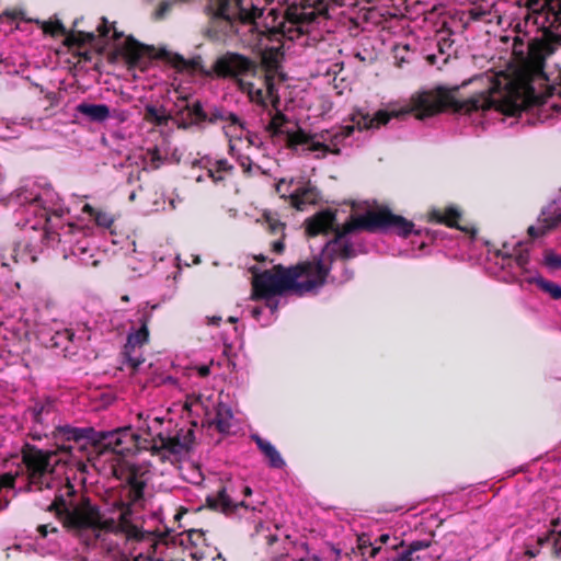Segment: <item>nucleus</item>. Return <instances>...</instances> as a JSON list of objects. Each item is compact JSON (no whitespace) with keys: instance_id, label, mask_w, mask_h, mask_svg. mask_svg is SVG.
Here are the masks:
<instances>
[{"instance_id":"nucleus-1","label":"nucleus","mask_w":561,"mask_h":561,"mask_svg":"<svg viewBox=\"0 0 561 561\" xmlns=\"http://www.w3.org/2000/svg\"><path fill=\"white\" fill-rule=\"evenodd\" d=\"M77 490L69 480L59 489L47 511L55 513L62 527L87 548H93L104 541L105 534H123L128 540L142 542L151 539V533L140 529L128 513L119 511L118 519L103 518L99 506L92 504L90 497L82 496L79 502L73 497Z\"/></svg>"},{"instance_id":"nucleus-2","label":"nucleus","mask_w":561,"mask_h":561,"mask_svg":"<svg viewBox=\"0 0 561 561\" xmlns=\"http://www.w3.org/2000/svg\"><path fill=\"white\" fill-rule=\"evenodd\" d=\"M456 91H458V88L448 90L446 88L438 87L435 90L424 91L412 96L411 105L408 108L392 112L379 110L374 116L362 111H355L351 115V121L356 124L359 130H363L378 128L388 124L392 117H399L411 113L414 114L415 118L422 121L442 113L446 108H451L455 113L471 114L472 112H478L480 110L484 112L492 107H496V102L489 91L474 94L463 101L456 99Z\"/></svg>"},{"instance_id":"nucleus-3","label":"nucleus","mask_w":561,"mask_h":561,"mask_svg":"<svg viewBox=\"0 0 561 561\" xmlns=\"http://www.w3.org/2000/svg\"><path fill=\"white\" fill-rule=\"evenodd\" d=\"M330 270L320 259L304 261L290 267L274 265L253 278L251 299L259 300L287 293L301 297L322 287Z\"/></svg>"},{"instance_id":"nucleus-4","label":"nucleus","mask_w":561,"mask_h":561,"mask_svg":"<svg viewBox=\"0 0 561 561\" xmlns=\"http://www.w3.org/2000/svg\"><path fill=\"white\" fill-rule=\"evenodd\" d=\"M53 438L56 439L60 450L70 456L73 451H78L80 458L87 457L88 459L92 448L99 455L113 453L126 456L133 453L137 446V435L129 427L104 432L95 431L91 426L76 427L65 424L54 428Z\"/></svg>"},{"instance_id":"nucleus-5","label":"nucleus","mask_w":561,"mask_h":561,"mask_svg":"<svg viewBox=\"0 0 561 561\" xmlns=\"http://www.w3.org/2000/svg\"><path fill=\"white\" fill-rule=\"evenodd\" d=\"M388 230H392L403 238L413 232L420 234V231H414V224L411 220L393 214L388 207L369 209L362 215H352L345 224L335 230L333 239L325 244L328 259L332 263L336 259L350 260L357 255L353 243L345 239L347 234L357 231L374 233Z\"/></svg>"},{"instance_id":"nucleus-6","label":"nucleus","mask_w":561,"mask_h":561,"mask_svg":"<svg viewBox=\"0 0 561 561\" xmlns=\"http://www.w3.org/2000/svg\"><path fill=\"white\" fill-rule=\"evenodd\" d=\"M122 56L129 69L138 68L145 71L153 59H161L167 61L179 72L190 75L198 72L207 78L214 76L213 68H205L201 56L185 59L180 54L168 51L165 48L157 50L153 46L140 44L134 38H127L122 47Z\"/></svg>"},{"instance_id":"nucleus-7","label":"nucleus","mask_w":561,"mask_h":561,"mask_svg":"<svg viewBox=\"0 0 561 561\" xmlns=\"http://www.w3.org/2000/svg\"><path fill=\"white\" fill-rule=\"evenodd\" d=\"M54 440H56L54 438ZM55 450H44L32 444H24L21 449L22 463L26 469V477L28 480L27 490L31 485L37 486L38 490L43 489L44 479L48 474H53L59 463L66 466H76L78 470L84 471L85 463L82 458L73 451L72 456L59 449L57 442H55Z\"/></svg>"},{"instance_id":"nucleus-8","label":"nucleus","mask_w":561,"mask_h":561,"mask_svg":"<svg viewBox=\"0 0 561 561\" xmlns=\"http://www.w3.org/2000/svg\"><path fill=\"white\" fill-rule=\"evenodd\" d=\"M114 474L124 481L119 490V499L115 501L114 507L123 513H128L131 518L134 513L145 506L146 472L136 463H126L119 470L115 469Z\"/></svg>"},{"instance_id":"nucleus-9","label":"nucleus","mask_w":561,"mask_h":561,"mask_svg":"<svg viewBox=\"0 0 561 561\" xmlns=\"http://www.w3.org/2000/svg\"><path fill=\"white\" fill-rule=\"evenodd\" d=\"M379 0H300L289 4L285 11V20L296 26L299 33L318 18H328L329 3L334 7L356 8L360 3H377Z\"/></svg>"},{"instance_id":"nucleus-10","label":"nucleus","mask_w":561,"mask_h":561,"mask_svg":"<svg viewBox=\"0 0 561 561\" xmlns=\"http://www.w3.org/2000/svg\"><path fill=\"white\" fill-rule=\"evenodd\" d=\"M213 71L214 76L234 79L238 84V79H242V76L256 71V64L242 54L227 51L215 60Z\"/></svg>"},{"instance_id":"nucleus-11","label":"nucleus","mask_w":561,"mask_h":561,"mask_svg":"<svg viewBox=\"0 0 561 561\" xmlns=\"http://www.w3.org/2000/svg\"><path fill=\"white\" fill-rule=\"evenodd\" d=\"M150 314L144 313L140 319V328L131 332L127 336V342L124 346L123 356L125 357L124 364L131 369V374L136 373L139 366L145 362L141 353L137 352L149 340V325Z\"/></svg>"},{"instance_id":"nucleus-12","label":"nucleus","mask_w":561,"mask_h":561,"mask_svg":"<svg viewBox=\"0 0 561 561\" xmlns=\"http://www.w3.org/2000/svg\"><path fill=\"white\" fill-rule=\"evenodd\" d=\"M142 542L149 545L146 554L140 552L133 561H185L182 558H174L168 552L171 548L176 547V537L169 538L167 534H163L156 538L151 534V539L146 538ZM126 561H129V559H126Z\"/></svg>"},{"instance_id":"nucleus-13","label":"nucleus","mask_w":561,"mask_h":561,"mask_svg":"<svg viewBox=\"0 0 561 561\" xmlns=\"http://www.w3.org/2000/svg\"><path fill=\"white\" fill-rule=\"evenodd\" d=\"M183 103H175L174 121L179 129H190L193 126H202L206 123V111L199 100L188 102L187 96L180 99Z\"/></svg>"},{"instance_id":"nucleus-14","label":"nucleus","mask_w":561,"mask_h":561,"mask_svg":"<svg viewBox=\"0 0 561 561\" xmlns=\"http://www.w3.org/2000/svg\"><path fill=\"white\" fill-rule=\"evenodd\" d=\"M559 229H561V207L552 201L541 208L537 224L528 227L527 234L535 240Z\"/></svg>"},{"instance_id":"nucleus-15","label":"nucleus","mask_w":561,"mask_h":561,"mask_svg":"<svg viewBox=\"0 0 561 561\" xmlns=\"http://www.w3.org/2000/svg\"><path fill=\"white\" fill-rule=\"evenodd\" d=\"M306 234L308 237H317L319 234H328L340 227L336 224V210L331 208L322 209L313 216L305 220Z\"/></svg>"},{"instance_id":"nucleus-16","label":"nucleus","mask_w":561,"mask_h":561,"mask_svg":"<svg viewBox=\"0 0 561 561\" xmlns=\"http://www.w3.org/2000/svg\"><path fill=\"white\" fill-rule=\"evenodd\" d=\"M206 504L210 510L220 512L227 516L234 514L239 507L249 508V505L244 501L233 502L227 494L225 486H221L215 495H208L206 497Z\"/></svg>"},{"instance_id":"nucleus-17","label":"nucleus","mask_w":561,"mask_h":561,"mask_svg":"<svg viewBox=\"0 0 561 561\" xmlns=\"http://www.w3.org/2000/svg\"><path fill=\"white\" fill-rule=\"evenodd\" d=\"M460 218L461 211L455 206H448L445 209L433 208L427 214V220L430 222H435L449 228L469 232L470 230L467 227H463L459 224Z\"/></svg>"},{"instance_id":"nucleus-18","label":"nucleus","mask_w":561,"mask_h":561,"mask_svg":"<svg viewBox=\"0 0 561 561\" xmlns=\"http://www.w3.org/2000/svg\"><path fill=\"white\" fill-rule=\"evenodd\" d=\"M290 205L302 210L306 205H316L321 199L319 190L310 182L288 194Z\"/></svg>"},{"instance_id":"nucleus-19","label":"nucleus","mask_w":561,"mask_h":561,"mask_svg":"<svg viewBox=\"0 0 561 561\" xmlns=\"http://www.w3.org/2000/svg\"><path fill=\"white\" fill-rule=\"evenodd\" d=\"M20 472H4L0 474V510L9 507L12 499L16 495L15 483Z\"/></svg>"},{"instance_id":"nucleus-20","label":"nucleus","mask_w":561,"mask_h":561,"mask_svg":"<svg viewBox=\"0 0 561 561\" xmlns=\"http://www.w3.org/2000/svg\"><path fill=\"white\" fill-rule=\"evenodd\" d=\"M152 454H159L162 450H167L170 454L178 455L184 451L182 440L180 435L174 436H164L163 434H158L153 438L152 444Z\"/></svg>"},{"instance_id":"nucleus-21","label":"nucleus","mask_w":561,"mask_h":561,"mask_svg":"<svg viewBox=\"0 0 561 561\" xmlns=\"http://www.w3.org/2000/svg\"><path fill=\"white\" fill-rule=\"evenodd\" d=\"M252 438L257 448L264 454L272 468L280 469L285 466V461L280 454L268 440L263 439L259 435H253Z\"/></svg>"},{"instance_id":"nucleus-22","label":"nucleus","mask_w":561,"mask_h":561,"mask_svg":"<svg viewBox=\"0 0 561 561\" xmlns=\"http://www.w3.org/2000/svg\"><path fill=\"white\" fill-rule=\"evenodd\" d=\"M77 112L96 123L105 122L110 117V107L106 104L83 102L77 105Z\"/></svg>"},{"instance_id":"nucleus-23","label":"nucleus","mask_w":561,"mask_h":561,"mask_svg":"<svg viewBox=\"0 0 561 561\" xmlns=\"http://www.w3.org/2000/svg\"><path fill=\"white\" fill-rule=\"evenodd\" d=\"M233 171L234 167L229 163L227 159H219L216 160L210 168H208L207 175L215 184H220L225 183L227 176H231Z\"/></svg>"},{"instance_id":"nucleus-24","label":"nucleus","mask_w":561,"mask_h":561,"mask_svg":"<svg viewBox=\"0 0 561 561\" xmlns=\"http://www.w3.org/2000/svg\"><path fill=\"white\" fill-rule=\"evenodd\" d=\"M495 255L497 257H502L503 260H507V266H511V261L514 259L515 264L523 271H527V265L529 263V251L524 250L518 247L514 248L513 253H504L502 250H497Z\"/></svg>"},{"instance_id":"nucleus-25","label":"nucleus","mask_w":561,"mask_h":561,"mask_svg":"<svg viewBox=\"0 0 561 561\" xmlns=\"http://www.w3.org/2000/svg\"><path fill=\"white\" fill-rule=\"evenodd\" d=\"M237 87L241 92L248 94L251 102H254L264 107L266 106L263 88H256L253 82L245 81L243 79H238Z\"/></svg>"},{"instance_id":"nucleus-26","label":"nucleus","mask_w":561,"mask_h":561,"mask_svg":"<svg viewBox=\"0 0 561 561\" xmlns=\"http://www.w3.org/2000/svg\"><path fill=\"white\" fill-rule=\"evenodd\" d=\"M262 217L264 220L265 229L270 234L275 236L277 238L286 237V224L280 221L276 214L265 211Z\"/></svg>"},{"instance_id":"nucleus-27","label":"nucleus","mask_w":561,"mask_h":561,"mask_svg":"<svg viewBox=\"0 0 561 561\" xmlns=\"http://www.w3.org/2000/svg\"><path fill=\"white\" fill-rule=\"evenodd\" d=\"M286 146L288 149H296L300 145L309 144L316 136L307 134L302 128L297 130L286 129Z\"/></svg>"},{"instance_id":"nucleus-28","label":"nucleus","mask_w":561,"mask_h":561,"mask_svg":"<svg viewBox=\"0 0 561 561\" xmlns=\"http://www.w3.org/2000/svg\"><path fill=\"white\" fill-rule=\"evenodd\" d=\"M82 211L93 218L94 222L102 228H111L114 222L113 216L104 210L94 208L90 204L82 207Z\"/></svg>"},{"instance_id":"nucleus-29","label":"nucleus","mask_w":561,"mask_h":561,"mask_svg":"<svg viewBox=\"0 0 561 561\" xmlns=\"http://www.w3.org/2000/svg\"><path fill=\"white\" fill-rule=\"evenodd\" d=\"M145 121L156 126H165L171 119V115L164 113V108H157L154 105H147L145 107Z\"/></svg>"},{"instance_id":"nucleus-30","label":"nucleus","mask_w":561,"mask_h":561,"mask_svg":"<svg viewBox=\"0 0 561 561\" xmlns=\"http://www.w3.org/2000/svg\"><path fill=\"white\" fill-rule=\"evenodd\" d=\"M527 282L536 284L542 291L549 294L552 299H561V286L557 283L547 280L541 276L528 278Z\"/></svg>"},{"instance_id":"nucleus-31","label":"nucleus","mask_w":561,"mask_h":561,"mask_svg":"<svg viewBox=\"0 0 561 561\" xmlns=\"http://www.w3.org/2000/svg\"><path fill=\"white\" fill-rule=\"evenodd\" d=\"M357 549L363 557L368 553L369 558H375L380 552V546H377L366 533L357 536Z\"/></svg>"},{"instance_id":"nucleus-32","label":"nucleus","mask_w":561,"mask_h":561,"mask_svg":"<svg viewBox=\"0 0 561 561\" xmlns=\"http://www.w3.org/2000/svg\"><path fill=\"white\" fill-rule=\"evenodd\" d=\"M94 41V33L78 31L69 33L65 39V44L69 47H82L85 44H92Z\"/></svg>"},{"instance_id":"nucleus-33","label":"nucleus","mask_w":561,"mask_h":561,"mask_svg":"<svg viewBox=\"0 0 561 561\" xmlns=\"http://www.w3.org/2000/svg\"><path fill=\"white\" fill-rule=\"evenodd\" d=\"M231 417H232V414H231L230 410L219 405L211 424L216 427V430L218 432L227 433L230 430Z\"/></svg>"},{"instance_id":"nucleus-34","label":"nucleus","mask_w":561,"mask_h":561,"mask_svg":"<svg viewBox=\"0 0 561 561\" xmlns=\"http://www.w3.org/2000/svg\"><path fill=\"white\" fill-rule=\"evenodd\" d=\"M287 122H288L287 116L282 112H277L270 121L266 129H267V131H270L272 137L285 135L286 129H284V125Z\"/></svg>"},{"instance_id":"nucleus-35","label":"nucleus","mask_w":561,"mask_h":561,"mask_svg":"<svg viewBox=\"0 0 561 561\" xmlns=\"http://www.w3.org/2000/svg\"><path fill=\"white\" fill-rule=\"evenodd\" d=\"M431 545H432L431 540H425V539L424 540H414L409 545L407 550H404L400 553L402 554V557H405V560L414 561V553L430 548Z\"/></svg>"},{"instance_id":"nucleus-36","label":"nucleus","mask_w":561,"mask_h":561,"mask_svg":"<svg viewBox=\"0 0 561 561\" xmlns=\"http://www.w3.org/2000/svg\"><path fill=\"white\" fill-rule=\"evenodd\" d=\"M75 336L73 332L70 330H62L57 331L55 334L50 337L49 346L50 347H62L67 348V343L72 340Z\"/></svg>"},{"instance_id":"nucleus-37","label":"nucleus","mask_w":561,"mask_h":561,"mask_svg":"<svg viewBox=\"0 0 561 561\" xmlns=\"http://www.w3.org/2000/svg\"><path fill=\"white\" fill-rule=\"evenodd\" d=\"M42 28L45 34H49L53 37L60 35H65L67 37V35L69 34L64 24L59 20L43 22Z\"/></svg>"},{"instance_id":"nucleus-38","label":"nucleus","mask_w":561,"mask_h":561,"mask_svg":"<svg viewBox=\"0 0 561 561\" xmlns=\"http://www.w3.org/2000/svg\"><path fill=\"white\" fill-rule=\"evenodd\" d=\"M262 88L266 90L267 96L272 99L273 106L277 107L279 103V98L277 95L274 78L272 76L265 75L263 78Z\"/></svg>"},{"instance_id":"nucleus-39","label":"nucleus","mask_w":561,"mask_h":561,"mask_svg":"<svg viewBox=\"0 0 561 561\" xmlns=\"http://www.w3.org/2000/svg\"><path fill=\"white\" fill-rule=\"evenodd\" d=\"M147 156L149 157V168L151 170H158L167 160L165 157H162L158 147L148 148Z\"/></svg>"},{"instance_id":"nucleus-40","label":"nucleus","mask_w":561,"mask_h":561,"mask_svg":"<svg viewBox=\"0 0 561 561\" xmlns=\"http://www.w3.org/2000/svg\"><path fill=\"white\" fill-rule=\"evenodd\" d=\"M226 113L222 107L213 106L209 111H206V123L217 124L219 122H226Z\"/></svg>"},{"instance_id":"nucleus-41","label":"nucleus","mask_w":561,"mask_h":561,"mask_svg":"<svg viewBox=\"0 0 561 561\" xmlns=\"http://www.w3.org/2000/svg\"><path fill=\"white\" fill-rule=\"evenodd\" d=\"M355 127H357L355 123L340 127L339 130L331 136V141L333 145L336 146L337 142L350 137L354 133Z\"/></svg>"},{"instance_id":"nucleus-42","label":"nucleus","mask_w":561,"mask_h":561,"mask_svg":"<svg viewBox=\"0 0 561 561\" xmlns=\"http://www.w3.org/2000/svg\"><path fill=\"white\" fill-rule=\"evenodd\" d=\"M545 265L551 270L561 268V255L557 254L553 250H546L543 254Z\"/></svg>"},{"instance_id":"nucleus-43","label":"nucleus","mask_w":561,"mask_h":561,"mask_svg":"<svg viewBox=\"0 0 561 561\" xmlns=\"http://www.w3.org/2000/svg\"><path fill=\"white\" fill-rule=\"evenodd\" d=\"M50 410H51V403H47V404L36 403L33 409L35 421L38 423H42L43 414H45V413L48 414L50 412Z\"/></svg>"},{"instance_id":"nucleus-44","label":"nucleus","mask_w":561,"mask_h":561,"mask_svg":"<svg viewBox=\"0 0 561 561\" xmlns=\"http://www.w3.org/2000/svg\"><path fill=\"white\" fill-rule=\"evenodd\" d=\"M172 3L169 1H162L153 13V19L159 21L165 18L167 13L171 10Z\"/></svg>"},{"instance_id":"nucleus-45","label":"nucleus","mask_w":561,"mask_h":561,"mask_svg":"<svg viewBox=\"0 0 561 561\" xmlns=\"http://www.w3.org/2000/svg\"><path fill=\"white\" fill-rule=\"evenodd\" d=\"M309 144H310L309 151H330L334 154L340 153L339 148L331 150L330 147L328 145H325L324 142L313 141V139H312Z\"/></svg>"},{"instance_id":"nucleus-46","label":"nucleus","mask_w":561,"mask_h":561,"mask_svg":"<svg viewBox=\"0 0 561 561\" xmlns=\"http://www.w3.org/2000/svg\"><path fill=\"white\" fill-rule=\"evenodd\" d=\"M291 183L293 180H290L287 183L285 179H282L276 183L275 190L280 195L282 198L288 197L286 193L288 192V187L291 185Z\"/></svg>"},{"instance_id":"nucleus-47","label":"nucleus","mask_w":561,"mask_h":561,"mask_svg":"<svg viewBox=\"0 0 561 561\" xmlns=\"http://www.w3.org/2000/svg\"><path fill=\"white\" fill-rule=\"evenodd\" d=\"M226 122H229L230 126H238L241 129H244V123L240 119V117L231 112L226 113Z\"/></svg>"},{"instance_id":"nucleus-48","label":"nucleus","mask_w":561,"mask_h":561,"mask_svg":"<svg viewBox=\"0 0 561 561\" xmlns=\"http://www.w3.org/2000/svg\"><path fill=\"white\" fill-rule=\"evenodd\" d=\"M194 438H195V436H194L193 430H187L184 433L183 438H181L184 450H188L190 446L194 442Z\"/></svg>"},{"instance_id":"nucleus-49","label":"nucleus","mask_w":561,"mask_h":561,"mask_svg":"<svg viewBox=\"0 0 561 561\" xmlns=\"http://www.w3.org/2000/svg\"><path fill=\"white\" fill-rule=\"evenodd\" d=\"M239 164L242 168L243 172L247 175H251L252 173V160L250 157H240L239 158Z\"/></svg>"},{"instance_id":"nucleus-50","label":"nucleus","mask_w":561,"mask_h":561,"mask_svg":"<svg viewBox=\"0 0 561 561\" xmlns=\"http://www.w3.org/2000/svg\"><path fill=\"white\" fill-rule=\"evenodd\" d=\"M284 240H285V238L278 237L276 240L272 241L271 242L272 251L277 254H282L285 250Z\"/></svg>"},{"instance_id":"nucleus-51","label":"nucleus","mask_w":561,"mask_h":561,"mask_svg":"<svg viewBox=\"0 0 561 561\" xmlns=\"http://www.w3.org/2000/svg\"><path fill=\"white\" fill-rule=\"evenodd\" d=\"M187 539L192 545H196L197 539H204V531L199 529L187 530Z\"/></svg>"},{"instance_id":"nucleus-52","label":"nucleus","mask_w":561,"mask_h":561,"mask_svg":"<svg viewBox=\"0 0 561 561\" xmlns=\"http://www.w3.org/2000/svg\"><path fill=\"white\" fill-rule=\"evenodd\" d=\"M554 530H550L543 536H539L536 540V548H539L540 550L545 545H547L550 541L551 537L554 536Z\"/></svg>"},{"instance_id":"nucleus-53","label":"nucleus","mask_w":561,"mask_h":561,"mask_svg":"<svg viewBox=\"0 0 561 561\" xmlns=\"http://www.w3.org/2000/svg\"><path fill=\"white\" fill-rule=\"evenodd\" d=\"M22 15H23V12L21 10L12 9V10L3 11V13L0 16V19L2 16H4V18H8L9 20L15 21L18 19H22Z\"/></svg>"},{"instance_id":"nucleus-54","label":"nucleus","mask_w":561,"mask_h":561,"mask_svg":"<svg viewBox=\"0 0 561 561\" xmlns=\"http://www.w3.org/2000/svg\"><path fill=\"white\" fill-rule=\"evenodd\" d=\"M277 296H270L268 298H260L259 300H265V306L272 311L276 312L278 309V300H276Z\"/></svg>"},{"instance_id":"nucleus-55","label":"nucleus","mask_w":561,"mask_h":561,"mask_svg":"<svg viewBox=\"0 0 561 561\" xmlns=\"http://www.w3.org/2000/svg\"><path fill=\"white\" fill-rule=\"evenodd\" d=\"M37 531L44 538V537H46L48 535L49 531L50 533H58V528L51 526V528L49 529V525H39L37 527Z\"/></svg>"},{"instance_id":"nucleus-56","label":"nucleus","mask_w":561,"mask_h":561,"mask_svg":"<svg viewBox=\"0 0 561 561\" xmlns=\"http://www.w3.org/2000/svg\"><path fill=\"white\" fill-rule=\"evenodd\" d=\"M98 31H99L100 36L107 37L110 30L107 27L106 19H104V18L102 19V24L99 25Z\"/></svg>"},{"instance_id":"nucleus-57","label":"nucleus","mask_w":561,"mask_h":561,"mask_svg":"<svg viewBox=\"0 0 561 561\" xmlns=\"http://www.w3.org/2000/svg\"><path fill=\"white\" fill-rule=\"evenodd\" d=\"M389 540H390V535L389 534H382L379 537H377L374 542L377 546H380V549H381L382 545H386Z\"/></svg>"},{"instance_id":"nucleus-58","label":"nucleus","mask_w":561,"mask_h":561,"mask_svg":"<svg viewBox=\"0 0 561 561\" xmlns=\"http://www.w3.org/2000/svg\"><path fill=\"white\" fill-rule=\"evenodd\" d=\"M527 96L529 99L530 98L535 99L534 104H541L542 103L541 98H538V96L535 95V89L531 85L527 87Z\"/></svg>"},{"instance_id":"nucleus-59","label":"nucleus","mask_w":561,"mask_h":561,"mask_svg":"<svg viewBox=\"0 0 561 561\" xmlns=\"http://www.w3.org/2000/svg\"><path fill=\"white\" fill-rule=\"evenodd\" d=\"M539 552H540L539 548H533V547L527 546L526 550H525V556L527 558L531 559V558H535L536 556H538Z\"/></svg>"},{"instance_id":"nucleus-60","label":"nucleus","mask_w":561,"mask_h":561,"mask_svg":"<svg viewBox=\"0 0 561 561\" xmlns=\"http://www.w3.org/2000/svg\"><path fill=\"white\" fill-rule=\"evenodd\" d=\"M197 373L201 377H207L210 374V368L207 365L197 367Z\"/></svg>"},{"instance_id":"nucleus-61","label":"nucleus","mask_w":561,"mask_h":561,"mask_svg":"<svg viewBox=\"0 0 561 561\" xmlns=\"http://www.w3.org/2000/svg\"><path fill=\"white\" fill-rule=\"evenodd\" d=\"M45 99L51 104L54 105V103L56 102L57 100V95L55 92H47L46 95H45Z\"/></svg>"},{"instance_id":"nucleus-62","label":"nucleus","mask_w":561,"mask_h":561,"mask_svg":"<svg viewBox=\"0 0 561 561\" xmlns=\"http://www.w3.org/2000/svg\"><path fill=\"white\" fill-rule=\"evenodd\" d=\"M277 541H278L277 535H270L266 537V542L268 546H273Z\"/></svg>"},{"instance_id":"nucleus-63","label":"nucleus","mask_w":561,"mask_h":561,"mask_svg":"<svg viewBox=\"0 0 561 561\" xmlns=\"http://www.w3.org/2000/svg\"><path fill=\"white\" fill-rule=\"evenodd\" d=\"M220 321H221V317L208 318V324H211V325H219Z\"/></svg>"},{"instance_id":"nucleus-64","label":"nucleus","mask_w":561,"mask_h":561,"mask_svg":"<svg viewBox=\"0 0 561 561\" xmlns=\"http://www.w3.org/2000/svg\"><path fill=\"white\" fill-rule=\"evenodd\" d=\"M261 313H262V308H260V307H255V308H253V309H252V316H253V318L259 319V317L261 316Z\"/></svg>"}]
</instances>
